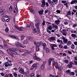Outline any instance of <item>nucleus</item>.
<instances>
[{
	"instance_id": "1",
	"label": "nucleus",
	"mask_w": 77,
	"mask_h": 77,
	"mask_svg": "<svg viewBox=\"0 0 77 77\" xmlns=\"http://www.w3.org/2000/svg\"><path fill=\"white\" fill-rule=\"evenodd\" d=\"M69 29V28H68L66 29H63L62 31L61 32V33H63V35H64V36H66V35H67V32H68Z\"/></svg>"
},
{
	"instance_id": "2",
	"label": "nucleus",
	"mask_w": 77,
	"mask_h": 77,
	"mask_svg": "<svg viewBox=\"0 0 77 77\" xmlns=\"http://www.w3.org/2000/svg\"><path fill=\"white\" fill-rule=\"evenodd\" d=\"M15 45H16V46H17L18 47H22L23 48H24V47H26V46L24 45H22L19 42H16L15 43Z\"/></svg>"
},
{
	"instance_id": "3",
	"label": "nucleus",
	"mask_w": 77,
	"mask_h": 77,
	"mask_svg": "<svg viewBox=\"0 0 77 77\" xmlns=\"http://www.w3.org/2000/svg\"><path fill=\"white\" fill-rule=\"evenodd\" d=\"M33 58L34 60H36L38 61L41 60V59L38 57L35 54H34L33 55Z\"/></svg>"
},
{
	"instance_id": "4",
	"label": "nucleus",
	"mask_w": 77,
	"mask_h": 77,
	"mask_svg": "<svg viewBox=\"0 0 77 77\" xmlns=\"http://www.w3.org/2000/svg\"><path fill=\"white\" fill-rule=\"evenodd\" d=\"M62 38L63 40V42L64 43H67V42H68V39L66 38V37L63 36V35H62Z\"/></svg>"
},
{
	"instance_id": "5",
	"label": "nucleus",
	"mask_w": 77,
	"mask_h": 77,
	"mask_svg": "<svg viewBox=\"0 0 77 77\" xmlns=\"http://www.w3.org/2000/svg\"><path fill=\"white\" fill-rule=\"evenodd\" d=\"M51 47V48L52 50H54V47H57V46L56 45L54 44H50Z\"/></svg>"
},
{
	"instance_id": "6",
	"label": "nucleus",
	"mask_w": 77,
	"mask_h": 77,
	"mask_svg": "<svg viewBox=\"0 0 77 77\" xmlns=\"http://www.w3.org/2000/svg\"><path fill=\"white\" fill-rule=\"evenodd\" d=\"M4 64L5 67H8V66H12V64H9V62L8 61L5 62Z\"/></svg>"
},
{
	"instance_id": "7",
	"label": "nucleus",
	"mask_w": 77,
	"mask_h": 77,
	"mask_svg": "<svg viewBox=\"0 0 77 77\" xmlns=\"http://www.w3.org/2000/svg\"><path fill=\"white\" fill-rule=\"evenodd\" d=\"M32 32L33 33H35L36 32L38 33L39 32V31L38 29H32Z\"/></svg>"
},
{
	"instance_id": "8",
	"label": "nucleus",
	"mask_w": 77,
	"mask_h": 77,
	"mask_svg": "<svg viewBox=\"0 0 77 77\" xmlns=\"http://www.w3.org/2000/svg\"><path fill=\"white\" fill-rule=\"evenodd\" d=\"M9 50L13 52V51H17V49L14 48H9Z\"/></svg>"
},
{
	"instance_id": "9",
	"label": "nucleus",
	"mask_w": 77,
	"mask_h": 77,
	"mask_svg": "<svg viewBox=\"0 0 77 77\" xmlns=\"http://www.w3.org/2000/svg\"><path fill=\"white\" fill-rule=\"evenodd\" d=\"M19 72L20 73V74H24V70L22 68H19Z\"/></svg>"
},
{
	"instance_id": "10",
	"label": "nucleus",
	"mask_w": 77,
	"mask_h": 77,
	"mask_svg": "<svg viewBox=\"0 0 77 77\" xmlns=\"http://www.w3.org/2000/svg\"><path fill=\"white\" fill-rule=\"evenodd\" d=\"M54 3H55V5H57L58 3V0H52L51 2V4H53Z\"/></svg>"
},
{
	"instance_id": "11",
	"label": "nucleus",
	"mask_w": 77,
	"mask_h": 77,
	"mask_svg": "<svg viewBox=\"0 0 77 77\" xmlns=\"http://www.w3.org/2000/svg\"><path fill=\"white\" fill-rule=\"evenodd\" d=\"M77 3V0H73L72 1L70 2L71 5H73L74 4H76Z\"/></svg>"
},
{
	"instance_id": "12",
	"label": "nucleus",
	"mask_w": 77,
	"mask_h": 77,
	"mask_svg": "<svg viewBox=\"0 0 77 77\" xmlns=\"http://www.w3.org/2000/svg\"><path fill=\"white\" fill-rule=\"evenodd\" d=\"M45 5V1L44 0H43L42 2V4L41 5V6L43 8H44Z\"/></svg>"
},
{
	"instance_id": "13",
	"label": "nucleus",
	"mask_w": 77,
	"mask_h": 77,
	"mask_svg": "<svg viewBox=\"0 0 77 77\" xmlns=\"http://www.w3.org/2000/svg\"><path fill=\"white\" fill-rule=\"evenodd\" d=\"M32 66L33 68H36V67H38V66H39V64L38 63H34L32 65Z\"/></svg>"
},
{
	"instance_id": "14",
	"label": "nucleus",
	"mask_w": 77,
	"mask_h": 77,
	"mask_svg": "<svg viewBox=\"0 0 77 77\" xmlns=\"http://www.w3.org/2000/svg\"><path fill=\"white\" fill-rule=\"evenodd\" d=\"M49 39L50 42H51L52 41H55L56 38L54 37H51L49 38Z\"/></svg>"
},
{
	"instance_id": "15",
	"label": "nucleus",
	"mask_w": 77,
	"mask_h": 77,
	"mask_svg": "<svg viewBox=\"0 0 77 77\" xmlns=\"http://www.w3.org/2000/svg\"><path fill=\"white\" fill-rule=\"evenodd\" d=\"M57 69H58L59 71H61L62 69H63V66H60L59 67H58Z\"/></svg>"
},
{
	"instance_id": "16",
	"label": "nucleus",
	"mask_w": 77,
	"mask_h": 77,
	"mask_svg": "<svg viewBox=\"0 0 77 77\" xmlns=\"http://www.w3.org/2000/svg\"><path fill=\"white\" fill-rule=\"evenodd\" d=\"M36 77H41V75H39V72L37 70L36 71Z\"/></svg>"
},
{
	"instance_id": "17",
	"label": "nucleus",
	"mask_w": 77,
	"mask_h": 77,
	"mask_svg": "<svg viewBox=\"0 0 77 77\" xmlns=\"http://www.w3.org/2000/svg\"><path fill=\"white\" fill-rule=\"evenodd\" d=\"M30 75V73L29 71H27L26 73V77H29Z\"/></svg>"
},
{
	"instance_id": "18",
	"label": "nucleus",
	"mask_w": 77,
	"mask_h": 77,
	"mask_svg": "<svg viewBox=\"0 0 77 77\" xmlns=\"http://www.w3.org/2000/svg\"><path fill=\"white\" fill-rule=\"evenodd\" d=\"M39 24H41V23H35V25L36 27L38 29L39 28Z\"/></svg>"
},
{
	"instance_id": "19",
	"label": "nucleus",
	"mask_w": 77,
	"mask_h": 77,
	"mask_svg": "<svg viewBox=\"0 0 77 77\" xmlns=\"http://www.w3.org/2000/svg\"><path fill=\"white\" fill-rule=\"evenodd\" d=\"M55 23L57 25H59V24H60V20H56L55 21Z\"/></svg>"
},
{
	"instance_id": "20",
	"label": "nucleus",
	"mask_w": 77,
	"mask_h": 77,
	"mask_svg": "<svg viewBox=\"0 0 77 77\" xmlns=\"http://www.w3.org/2000/svg\"><path fill=\"white\" fill-rule=\"evenodd\" d=\"M66 44L68 46H70V45L71 44V42L70 41H67V42L66 43Z\"/></svg>"
},
{
	"instance_id": "21",
	"label": "nucleus",
	"mask_w": 77,
	"mask_h": 77,
	"mask_svg": "<svg viewBox=\"0 0 77 77\" xmlns=\"http://www.w3.org/2000/svg\"><path fill=\"white\" fill-rule=\"evenodd\" d=\"M16 8H15L14 10V13H15V12H18V8H17V6H16Z\"/></svg>"
},
{
	"instance_id": "22",
	"label": "nucleus",
	"mask_w": 77,
	"mask_h": 77,
	"mask_svg": "<svg viewBox=\"0 0 77 77\" xmlns=\"http://www.w3.org/2000/svg\"><path fill=\"white\" fill-rule=\"evenodd\" d=\"M23 29V27L20 26L19 28H18V29H17V30H19V31H22V30Z\"/></svg>"
},
{
	"instance_id": "23",
	"label": "nucleus",
	"mask_w": 77,
	"mask_h": 77,
	"mask_svg": "<svg viewBox=\"0 0 77 77\" xmlns=\"http://www.w3.org/2000/svg\"><path fill=\"white\" fill-rule=\"evenodd\" d=\"M48 30H52V26L51 25L49 26L48 27Z\"/></svg>"
},
{
	"instance_id": "24",
	"label": "nucleus",
	"mask_w": 77,
	"mask_h": 77,
	"mask_svg": "<svg viewBox=\"0 0 77 77\" xmlns=\"http://www.w3.org/2000/svg\"><path fill=\"white\" fill-rule=\"evenodd\" d=\"M71 36L74 38H76V35L74 34H72L71 35Z\"/></svg>"
},
{
	"instance_id": "25",
	"label": "nucleus",
	"mask_w": 77,
	"mask_h": 77,
	"mask_svg": "<svg viewBox=\"0 0 77 77\" xmlns=\"http://www.w3.org/2000/svg\"><path fill=\"white\" fill-rule=\"evenodd\" d=\"M43 12H44V10H42L40 11H38V13L39 14L42 15L43 14Z\"/></svg>"
},
{
	"instance_id": "26",
	"label": "nucleus",
	"mask_w": 77,
	"mask_h": 77,
	"mask_svg": "<svg viewBox=\"0 0 77 77\" xmlns=\"http://www.w3.org/2000/svg\"><path fill=\"white\" fill-rule=\"evenodd\" d=\"M55 68H58V63L57 62H56L55 64H54Z\"/></svg>"
},
{
	"instance_id": "27",
	"label": "nucleus",
	"mask_w": 77,
	"mask_h": 77,
	"mask_svg": "<svg viewBox=\"0 0 77 77\" xmlns=\"http://www.w3.org/2000/svg\"><path fill=\"white\" fill-rule=\"evenodd\" d=\"M25 52H26V53L23 54H22L23 56H26V55H27V53H29V51H26Z\"/></svg>"
},
{
	"instance_id": "28",
	"label": "nucleus",
	"mask_w": 77,
	"mask_h": 77,
	"mask_svg": "<svg viewBox=\"0 0 77 77\" xmlns=\"http://www.w3.org/2000/svg\"><path fill=\"white\" fill-rule=\"evenodd\" d=\"M5 12V10H3L0 11V14H1V15H4Z\"/></svg>"
},
{
	"instance_id": "29",
	"label": "nucleus",
	"mask_w": 77,
	"mask_h": 77,
	"mask_svg": "<svg viewBox=\"0 0 77 77\" xmlns=\"http://www.w3.org/2000/svg\"><path fill=\"white\" fill-rule=\"evenodd\" d=\"M25 37H26V36H24L23 35H22L21 36V40L22 41L23 40V39H24V38H25Z\"/></svg>"
},
{
	"instance_id": "30",
	"label": "nucleus",
	"mask_w": 77,
	"mask_h": 77,
	"mask_svg": "<svg viewBox=\"0 0 77 77\" xmlns=\"http://www.w3.org/2000/svg\"><path fill=\"white\" fill-rule=\"evenodd\" d=\"M68 68H71L72 67V65H71L70 63L68 64L67 66Z\"/></svg>"
},
{
	"instance_id": "31",
	"label": "nucleus",
	"mask_w": 77,
	"mask_h": 77,
	"mask_svg": "<svg viewBox=\"0 0 77 77\" xmlns=\"http://www.w3.org/2000/svg\"><path fill=\"white\" fill-rule=\"evenodd\" d=\"M41 68L42 70H44V69H45V66L42 65L41 66Z\"/></svg>"
},
{
	"instance_id": "32",
	"label": "nucleus",
	"mask_w": 77,
	"mask_h": 77,
	"mask_svg": "<svg viewBox=\"0 0 77 77\" xmlns=\"http://www.w3.org/2000/svg\"><path fill=\"white\" fill-rule=\"evenodd\" d=\"M9 10L10 11H12V10H13V7H12V6H11L9 8Z\"/></svg>"
},
{
	"instance_id": "33",
	"label": "nucleus",
	"mask_w": 77,
	"mask_h": 77,
	"mask_svg": "<svg viewBox=\"0 0 77 77\" xmlns=\"http://www.w3.org/2000/svg\"><path fill=\"white\" fill-rule=\"evenodd\" d=\"M30 11L31 12V13H32V14H34V10H33V8L31 9Z\"/></svg>"
},
{
	"instance_id": "34",
	"label": "nucleus",
	"mask_w": 77,
	"mask_h": 77,
	"mask_svg": "<svg viewBox=\"0 0 77 77\" xmlns=\"http://www.w3.org/2000/svg\"><path fill=\"white\" fill-rule=\"evenodd\" d=\"M27 38L28 39H29V40H30V41L32 40V38L30 36L27 37Z\"/></svg>"
},
{
	"instance_id": "35",
	"label": "nucleus",
	"mask_w": 77,
	"mask_h": 77,
	"mask_svg": "<svg viewBox=\"0 0 77 77\" xmlns=\"http://www.w3.org/2000/svg\"><path fill=\"white\" fill-rule=\"evenodd\" d=\"M42 45L44 49V48H45V47H46V46H47V45H46V44L45 43H43Z\"/></svg>"
},
{
	"instance_id": "36",
	"label": "nucleus",
	"mask_w": 77,
	"mask_h": 77,
	"mask_svg": "<svg viewBox=\"0 0 77 77\" xmlns=\"http://www.w3.org/2000/svg\"><path fill=\"white\" fill-rule=\"evenodd\" d=\"M63 62L65 63H66L67 64L68 63V62H69V61L67 60H63Z\"/></svg>"
},
{
	"instance_id": "37",
	"label": "nucleus",
	"mask_w": 77,
	"mask_h": 77,
	"mask_svg": "<svg viewBox=\"0 0 77 77\" xmlns=\"http://www.w3.org/2000/svg\"><path fill=\"white\" fill-rule=\"evenodd\" d=\"M36 50L37 51H39V48L38 46H36Z\"/></svg>"
},
{
	"instance_id": "38",
	"label": "nucleus",
	"mask_w": 77,
	"mask_h": 77,
	"mask_svg": "<svg viewBox=\"0 0 77 77\" xmlns=\"http://www.w3.org/2000/svg\"><path fill=\"white\" fill-rule=\"evenodd\" d=\"M35 23H37L36 24H41V22L37 20H36Z\"/></svg>"
},
{
	"instance_id": "39",
	"label": "nucleus",
	"mask_w": 77,
	"mask_h": 77,
	"mask_svg": "<svg viewBox=\"0 0 77 77\" xmlns=\"http://www.w3.org/2000/svg\"><path fill=\"white\" fill-rule=\"evenodd\" d=\"M71 14V11H69L66 14L68 15H70Z\"/></svg>"
},
{
	"instance_id": "40",
	"label": "nucleus",
	"mask_w": 77,
	"mask_h": 77,
	"mask_svg": "<svg viewBox=\"0 0 77 77\" xmlns=\"http://www.w3.org/2000/svg\"><path fill=\"white\" fill-rule=\"evenodd\" d=\"M7 53L8 54H9V55H10V56H11V57H14V56H13V54H12V53L8 52H7Z\"/></svg>"
},
{
	"instance_id": "41",
	"label": "nucleus",
	"mask_w": 77,
	"mask_h": 77,
	"mask_svg": "<svg viewBox=\"0 0 77 77\" xmlns=\"http://www.w3.org/2000/svg\"><path fill=\"white\" fill-rule=\"evenodd\" d=\"M65 49H68V46L67 45H65L63 47Z\"/></svg>"
},
{
	"instance_id": "42",
	"label": "nucleus",
	"mask_w": 77,
	"mask_h": 77,
	"mask_svg": "<svg viewBox=\"0 0 77 77\" xmlns=\"http://www.w3.org/2000/svg\"><path fill=\"white\" fill-rule=\"evenodd\" d=\"M70 74H71V75H72L73 76H74V75H75V73L73 72H71Z\"/></svg>"
},
{
	"instance_id": "43",
	"label": "nucleus",
	"mask_w": 77,
	"mask_h": 77,
	"mask_svg": "<svg viewBox=\"0 0 77 77\" xmlns=\"http://www.w3.org/2000/svg\"><path fill=\"white\" fill-rule=\"evenodd\" d=\"M54 27V28L55 29H58V26L56 25H53Z\"/></svg>"
},
{
	"instance_id": "44",
	"label": "nucleus",
	"mask_w": 77,
	"mask_h": 77,
	"mask_svg": "<svg viewBox=\"0 0 77 77\" xmlns=\"http://www.w3.org/2000/svg\"><path fill=\"white\" fill-rule=\"evenodd\" d=\"M48 2L49 3V4L51 5H53V4H51V2L50 0H48Z\"/></svg>"
},
{
	"instance_id": "45",
	"label": "nucleus",
	"mask_w": 77,
	"mask_h": 77,
	"mask_svg": "<svg viewBox=\"0 0 77 77\" xmlns=\"http://www.w3.org/2000/svg\"><path fill=\"white\" fill-rule=\"evenodd\" d=\"M23 43L24 44H27V41L26 40H24L23 41Z\"/></svg>"
},
{
	"instance_id": "46",
	"label": "nucleus",
	"mask_w": 77,
	"mask_h": 77,
	"mask_svg": "<svg viewBox=\"0 0 77 77\" xmlns=\"http://www.w3.org/2000/svg\"><path fill=\"white\" fill-rule=\"evenodd\" d=\"M37 47H39V46H41V44L39 42H38L37 43Z\"/></svg>"
},
{
	"instance_id": "47",
	"label": "nucleus",
	"mask_w": 77,
	"mask_h": 77,
	"mask_svg": "<svg viewBox=\"0 0 77 77\" xmlns=\"http://www.w3.org/2000/svg\"><path fill=\"white\" fill-rule=\"evenodd\" d=\"M30 24L32 25L31 26V28L32 29H34V24L33 23H30Z\"/></svg>"
},
{
	"instance_id": "48",
	"label": "nucleus",
	"mask_w": 77,
	"mask_h": 77,
	"mask_svg": "<svg viewBox=\"0 0 77 77\" xmlns=\"http://www.w3.org/2000/svg\"><path fill=\"white\" fill-rule=\"evenodd\" d=\"M11 38L13 39H17V37L14 36H11Z\"/></svg>"
},
{
	"instance_id": "49",
	"label": "nucleus",
	"mask_w": 77,
	"mask_h": 77,
	"mask_svg": "<svg viewBox=\"0 0 77 77\" xmlns=\"http://www.w3.org/2000/svg\"><path fill=\"white\" fill-rule=\"evenodd\" d=\"M71 48L72 49H74V48H75V46H74V44H72V46L71 47Z\"/></svg>"
},
{
	"instance_id": "50",
	"label": "nucleus",
	"mask_w": 77,
	"mask_h": 77,
	"mask_svg": "<svg viewBox=\"0 0 77 77\" xmlns=\"http://www.w3.org/2000/svg\"><path fill=\"white\" fill-rule=\"evenodd\" d=\"M48 63L49 65V66L51 65V61H50V60H49Z\"/></svg>"
},
{
	"instance_id": "51",
	"label": "nucleus",
	"mask_w": 77,
	"mask_h": 77,
	"mask_svg": "<svg viewBox=\"0 0 77 77\" xmlns=\"http://www.w3.org/2000/svg\"><path fill=\"white\" fill-rule=\"evenodd\" d=\"M74 65H77V61H76V60H74Z\"/></svg>"
},
{
	"instance_id": "52",
	"label": "nucleus",
	"mask_w": 77,
	"mask_h": 77,
	"mask_svg": "<svg viewBox=\"0 0 77 77\" xmlns=\"http://www.w3.org/2000/svg\"><path fill=\"white\" fill-rule=\"evenodd\" d=\"M5 30L6 32H8L9 31V29L8 28H6Z\"/></svg>"
},
{
	"instance_id": "53",
	"label": "nucleus",
	"mask_w": 77,
	"mask_h": 77,
	"mask_svg": "<svg viewBox=\"0 0 77 77\" xmlns=\"http://www.w3.org/2000/svg\"><path fill=\"white\" fill-rule=\"evenodd\" d=\"M77 24H73L72 27L73 28H74V27H77Z\"/></svg>"
},
{
	"instance_id": "54",
	"label": "nucleus",
	"mask_w": 77,
	"mask_h": 77,
	"mask_svg": "<svg viewBox=\"0 0 77 77\" xmlns=\"http://www.w3.org/2000/svg\"><path fill=\"white\" fill-rule=\"evenodd\" d=\"M46 53H48V52H49V49H48V48H46Z\"/></svg>"
},
{
	"instance_id": "55",
	"label": "nucleus",
	"mask_w": 77,
	"mask_h": 77,
	"mask_svg": "<svg viewBox=\"0 0 77 77\" xmlns=\"http://www.w3.org/2000/svg\"><path fill=\"white\" fill-rule=\"evenodd\" d=\"M16 51H14L13 52H12V54H17V53L16 52Z\"/></svg>"
},
{
	"instance_id": "56",
	"label": "nucleus",
	"mask_w": 77,
	"mask_h": 77,
	"mask_svg": "<svg viewBox=\"0 0 77 77\" xmlns=\"http://www.w3.org/2000/svg\"><path fill=\"white\" fill-rule=\"evenodd\" d=\"M61 2L62 3H66V1L62 0Z\"/></svg>"
},
{
	"instance_id": "57",
	"label": "nucleus",
	"mask_w": 77,
	"mask_h": 77,
	"mask_svg": "<svg viewBox=\"0 0 77 77\" xmlns=\"http://www.w3.org/2000/svg\"><path fill=\"white\" fill-rule=\"evenodd\" d=\"M59 48H63V46L62 45L60 44L59 45Z\"/></svg>"
},
{
	"instance_id": "58",
	"label": "nucleus",
	"mask_w": 77,
	"mask_h": 77,
	"mask_svg": "<svg viewBox=\"0 0 77 77\" xmlns=\"http://www.w3.org/2000/svg\"><path fill=\"white\" fill-rule=\"evenodd\" d=\"M4 45L5 48H8V45H7L5 44V45Z\"/></svg>"
},
{
	"instance_id": "59",
	"label": "nucleus",
	"mask_w": 77,
	"mask_h": 77,
	"mask_svg": "<svg viewBox=\"0 0 77 77\" xmlns=\"http://www.w3.org/2000/svg\"><path fill=\"white\" fill-rule=\"evenodd\" d=\"M55 35H56L57 36V37H60V34H57V33H55Z\"/></svg>"
},
{
	"instance_id": "60",
	"label": "nucleus",
	"mask_w": 77,
	"mask_h": 77,
	"mask_svg": "<svg viewBox=\"0 0 77 77\" xmlns=\"http://www.w3.org/2000/svg\"><path fill=\"white\" fill-rule=\"evenodd\" d=\"M1 20L3 22H5V19L3 18H2Z\"/></svg>"
},
{
	"instance_id": "61",
	"label": "nucleus",
	"mask_w": 77,
	"mask_h": 77,
	"mask_svg": "<svg viewBox=\"0 0 77 77\" xmlns=\"http://www.w3.org/2000/svg\"><path fill=\"white\" fill-rule=\"evenodd\" d=\"M34 76V73H32L30 75V77H33V76Z\"/></svg>"
},
{
	"instance_id": "62",
	"label": "nucleus",
	"mask_w": 77,
	"mask_h": 77,
	"mask_svg": "<svg viewBox=\"0 0 77 77\" xmlns=\"http://www.w3.org/2000/svg\"><path fill=\"white\" fill-rule=\"evenodd\" d=\"M47 32L48 33H51V31H49V30L48 29H47Z\"/></svg>"
},
{
	"instance_id": "63",
	"label": "nucleus",
	"mask_w": 77,
	"mask_h": 77,
	"mask_svg": "<svg viewBox=\"0 0 77 77\" xmlns=\"http://www.w3.org/2000/svg\"><path fill=\"white\" fill-rule=\"evenodd\" d=\"M60 44L61 45H62L63 44V41H62V40H61V41H60Z\"/></svg>"
},
{
	"instance_id": "64",
	"label": "nucleus",
	"mask_w": 77,
	"mask_h": 77,
	"mask_svg": "<svg viewBox=\"0 0 77 77\" xmlns=\"http://www.w3.org/2000/svg\"><path fill=\"white\" fill-rule=\"evenodd\" d=\"M74 60H77V56H75L74 57Z\"/></svg>"
}]
</instances>
